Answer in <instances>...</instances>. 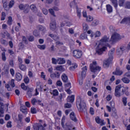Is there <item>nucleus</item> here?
Here are the masks:
<instances>
[{"instance_id":"nucleus-1","label":"nucleus","mask_w":130,"mask_h":130,"mask_svg":"<svg viewBox=\"0 0 130 130\" xmlns=\"http://www.w3.org/2000/svg\"><path fill=\"white\" fill-rule=\"evenodd\" d=\"M109 37L107 36H105L102 38L100 43L95 49V51L96 54L99 55H101L103 53L104 51H105L106 49H107V48L105 46H109Z\"/></svg>"},{"instance_id":"nucleus-2","label":"nucleus","mask_w":130,"mask_h":130,"mask_svg":"<svg viewBox=\"0 0 130 130\" xmlns=\"http://www.w3.org/2000/svg\"><path fill=\"white\" fill-rule=\"evenodd\" d=\"M76 105L79 111L80 112H86L87 111L86 103L84 101H82L81 98H78L76 102Z\"/></svg>"},{"instance_id":"nucleus-3","label":"nucleus","mask_w":130,"mask_h":130,"mask_svg":"<svg viewBox=\"0 0 130 130\" xmlns=\"http://www.w3.org/2000/svg\"><path fill=\"white\" fill-rule=\"evenodd\" d=\"M125 89L121 84L116 86L114 95L116 97H120L124 94Z\"/></svg>"},{"instance_id":"nucleus-4","label":"nucleus","mask_w":130,"mask_h":130,"mask_svg":"<svg viewBox=\"0 0 130 130\" xmlns=\"http://www.w3.org/2000/svg\"><path fill=\"white\" fill-rule=\"evenodd\" d=\"M121 39V37L119 35V34L115 32L112 34L111 39L109 41L110 44H113L115 43V42H117L118 40H120Z\"/></svg>"},{"instance_id":"nucleus-5","label":"nucleus","mask_w":130,"mask_h":130,"mask_svg":"<svg viewBox=\"0 0 130 130\" xmlns=\"http://www.w3.org/2000/svg\"><path fill=\"white\" fill-rule=\"evenodd\" d=\"M90 70L92 73H96V72H100L101 67L97 66V62L94 61L92 63L90 64Z\"/></svg>"},{"instance_id":"nucleus-6","label":"nucleus","mask_w":130,"mask_h":130,"mask_svg":"<svg viewBox=\"0 0 130 130\" xmlns=\"http://www.w3.org/2000/svg\"><path fill=\"white\" fill-rule=\"evenodd\" d=\"M66 120V117L64 116L61 119V124L62 127L64 130H73V127L69 123H66L64 125V122Z\"/></svg>"},{"instance_id":"nucleus-7","label":"nucleus","mask_w":130,"mask_h":130,"mask_svg":"<svg viewBox=\"0 0 130 130\" xmlns=\"http://www.w3.org/2000/svg\"><path fill=\"white\" fill-rule=\"evenodd\" d=\"M130 50V42L128 43L127 46L124 45L122 46L121 47L117 50V52H118L119 54H122L124 51H128Z\"/></svg>"},{"instance_id":"nucleus-8","label":"nucleus","mask_w":130,"mask_h":130,"mask_svg":"<svg viewBox=\"0 0 130 130\" xmlns=\"http://www.w3.org/2000/svg\"><path fill=\"white\" fill-rule=\"evenodd\" d=\"M19 8L20 10H21L22 11H24V12L25 13V14H27V13H29V5L27 4H20L19 6Z\"/></svg>"},{"instance_id":"nucleus-9","label":"nucleus","mask_w":130,"mask_h":130,"mask_svg":"<svg viewBox=\"0 0 130 130\" xmlns=\"http://www.w3.org/2000/svg\"><path fill=\"white\" fill-rule=\"evenodd\" d=\"M82 51L79 50H75L73 51V56L75 57V58H80L81 56H82Z\"/></svg>"},{"instance_id":"nucleus-10","label":"nucleus","mask_w":130,"mask_h":130,"mask_svg":"<svg viewBox=\"0 0 130 130\" xmlns=\"http://www.w3.org/2000/svg\"><path fill=\"white\" fill-rule=\"evenodd\" d=\"M31 103L32 105H36V103H38L39 105L43 107L44 106V105H43V103H41V101L40 100H37V99L34 98L32 99L31 100Z\"/></svg>"},{"instance_id":"nucleus-11","label":"nucleus","mask_w":130,"mask_h":130,"mask_svg":"<svg viewBox=\"0 0 130 130\" xmlns=\"http://www.w3.org/2000/svg\"><path fill=\"white\" fill-rule=\"evenodd\" d=\"M32 127L35 130H45V128L40 123L34 125Z\"/></svg>"},{"instance_id":"nucleus-12","label":"nucleus","mask_w":130,"mask_h":130,"mask_svg":"<svg viewBox=\"0 0 130 130\" xmlns=\"http://www.w3.org/2000/svg\"><path fill=\"white\" fill-rule=\"evenodd\" d=\"M60 77V74L58 72H55V73H51L50 77L53 80L55 79H58Z\"/></svg>"},{"instance_id":"nucleus-13","label":"nucleus","mask_w":130,"mask_h":130,"mask_svg":"<svg viewBox=\"0 0 130 130\" xmlns=\"http://www.w3.org/2000/svg\"><path fill=\"white\" fill-rule=\"evenodd\" d=\"M70 119L72 120L73 121H74V122H78V119L77 118V117H76V114H75V113L74 112H72L70 114Z\"/></svg>"},{"instance_id":"nucleus-14","label":"nucleus","mask_w":130,"mask_h":130,"mask_svg":"<svg viewBox=\"0 0 130 130\" xmlns=\"http://www.w3.org/2000/svg\"><path fill=\"white\" fill-rule=\"evenodd\" d=\"M120 24H130V17L124 18L120 22Z\"/></svg>"},{"instance_id":"nucleus-15","label":"nucleus","mask_w":130,"mask_h":130,"mask_svg":"<svg viewBox=\"0 0 130 130\" xmlns=\"http://www.w3.org/2000/svg\"><path fill=\"white\" fill-rule=\"evenodd\" d=\"M50 28L52 31H54V30L56 29L55 20H51V23H50Z\"/></svg>"},{"instance_id":"nucleus-16","label":"nucleus","mask_w":130,"mask_h":130,"mask_svg":"<svg viewBox=\"0 0 130 130\" xmlns=\"http://www.w3.org/2000/svg\"><path fill=\"white\" fill-rule=\"evenodd\" d=\"M27 90L26 94L29 98H31L32 96V93L33 91H34V89L32 88H29L28 87Z\"/></svg>"},{"instance_id":"nucleus-17","label":"nucleus","mask_w":130,"mask_h":130,"mask_svg":"<svg viewBox=\"0 0 130 130\" xmlns=\"http://www.w3.org/2000/svg\"><path fill=\"white\" fill-rule=\"evenodd\" d=\"M122 71L120 69L117 68L115 72H113V75H116V76H121L122 75Z\"/></svg>"},{"instance_id":"nucleus-18","label":"nucleus","mask_w":130,"mask_h":130,"mask_svg":"<svg viewBox=\"0 0 130 130\" xmlns=\"http://www.w3.org/2000/svg\"><path fill=\"white\" fill-rule=\"evenodd\" d=\"M95 121L97 123H100L101 125H104L105 123H104V120H101L99 117H96L95 118Z\"/></svg>"},{"instance_id":"nucleus-19","label":"nucleus","mask_w":130,"mask_h":130,"mask_svg":"<svg viewBox=\"0 0 130 130\" xmlns=\"http://www.w3.org/2000/svg\"><path fill=\"white\" fill-rule=\"evenodd\" d=\"M82 72L81 73V76L82 78H85L86 76V73L87 72V67L85 66L82 68Z\"/></svg>"},{"instance_id":"nucleus-20","label":"nucleus","mask_w":130,"mask_h":130,"mask_svg":"<svg viewBox=\"0 0 130 130\" xmlns=\"http://www.w3.org/2000/svg\"><path fill=\"white\" fill-rule=\"evenodd\" d=\"M115 51V49H114V48H113L111 50L109 51V52L108 53L109 59H113V53H114Z\"/></svg>"},{"instance_id":"nucleus-21","label":"nucleus","mask_w":130,"mask_h":130,"mask_svg":"<svg viewBox=\"0 0 130 130\" xmlns=\"http://www.w3.org/2000/svg\"><path fill=\"white\" fill-rule=\"evenodd\" d=\"M111 60H112V59H109V58L105 60L104 62V67H105V68H108V67H109V64H110V62L111 61Z\"/></svg>"},{"instance_id":"nucleus-22","label":"nucleus","mask_w":130,"mask_h":130,"mask_svg":"<svg viewBox=\"0 0 130 130\" xmlns=\"http://www.w3.org/2000/svg\"><path fill=\"white\" fill-rule=\"evenodd\" d=\"M106 9H107V11L108 12V13H109V14H110V13H112L113 9L112 8V6H111V5L108 4L106 5Z\"/></svg>"},{"instance_id":"nucleus-23","label":"nucleus","mask_w":130,"mask_h":130,"mask_svg":"<svg viewBox=\"0 0 130 130\" xmlns=\"http://www.w3.org/2000/svg\"><path fill=\"white\" fill-rule=\"evenodd\" d=\"M112 5L116 10H117V7H118V4H117V0H110Z\"/></svg>"},{"instance_id":"nucleus-24","label":"nucleus","mask_w":130,"mask_h":130,"mask_svg":"<svg viewBox=\"0 0 130 130\" xmlns=\"http://www.w3.org/2000/svg\"><path fill=\"white\" fill-rule=\"evenodd\" d=\"M57 63L58 64H63L66 63V60L63 58H59L57 59Z\"/></svg>"},{"instance_id":"nucleus-25","label":"nucleus","mask_w":130,"mask_h":130,"mask_svg":"<svg viewBox=\"0 0 130 130\" xmlns=\"http://www.w3.org/2000/svg\"><path fill=\"white\" fill-rule=\"evenodd\" d=\"M20 111L22 112L24 114H27L28 112V109L25 106H22L20 107Z\"/></svg>"},{"instance_id":"nucleus-26","label":"nucleus","mask_w":130,"mask_h":130,"mask_svg":"<svg viewBox=\"0 0 130 130\" xmlns=\"http://www.w3.org/2000/svg\"><path fill=\"white\" fill-rule=\"evenodd\" d=\"M22 74L20 73H17L16 74V81H18V82H20L22 80Z\"/></svg>"},{"instance_id":"nucleus-27","label":"nucleus","mask_w":130,"mask_h":130,"mask_svg":"<svg viewBox=\"0 0 130 130\" xmlns=\"http://www.w3.org/2000/svg\"><path fill=\"white\" fill-rule=\"evenodd\" d=\"M49 36L51 37V38H52V39H54L55 41H57L58 39H59V38L56 36V35H54L53 34H51L49 35Z\"/></svg>"},{"instance_id":"nucleus-28","label":"nucleus","mask_w":130,"mask_h":130,"mask_svg":"<svg viewBox=\"0 0 130 130\" xmlns=\"http://www.w3.org/2000/svg\"><path fill=\"white\" fill-rule=\"evenodd\" d=\"M61 79L64 83H68V76L66 74H63L62 75Z\"/></svg>"},{"instance_id":"nucleus-29","label":"nucleus","mask_w":130,"mask_h":130,"mask_svg":"<svg viewBox=\"0 0 130 130\" xmlns=\"http://www.w3.org/2000/svg\"><path fill=\"white\" fill-rule=\"evenodd\" d=\"M76 13L77 14V16L80 18H81V8H79L77 6H76Z\"/></svg>"},{"instance_id":"nucleus-30","label":"nucleus","mask_w":130,"mask_h":130,"mask_svg":"<svg viewBox=\"0 0 130 130\" xmlns=\"http://www.w3.org/2000/svg\"><path fill=\"white\" fill-rule=\"evenodd\" d=\"M78 68V65L76 63H74L72 64V66L70 67V71H74Z\"/></svg>"},{"instance_id":"nucleus-31","label":"nucleus","mask_w":130,"mask_h":130,"mask_svg":"<svg viewBox=\"0 0 130 130\" xmlns=\"http://www.w3.org/2000/svg\"><path fill=\"white\" fill-rule=\"evenodd\" d=\"M75 100V96L71 95L70 96H68L67 99V101L68 102H71V103Z\"/></svg>"},{"instance_id":"nucleus-32","label":"nucleus","mask_w":130,"mask_h":130,"mask_svg":"<svg viewBox=\"0 0 130 130\" xmlns=\"http://www.w3.org/2000/svg\"><path fill=\"white\" fill-rule=\"evenodd\" d=\"M121 80L124 83V84H129L130 80L126 77H123L121 79Z\"/></svg>"},{"instance_id":"nucleus-33","label":"nucleus","mask_w":130,"mask_h":130,"mask_svg":"<svg viewBox=\"0 0 130 130\" xmlns=\"http://www.w3.org/2000/svg\"><path fill=\"white\" fill-rule=\"evenodd\" d=\"M37 47L41 50H45V48H46V45H38L37 46Z\"/></svg>"},{"instance_id":"nucleus-34","label":"nucleus","mask_w":130,"mask_h":130,"mask_svg":"<svg viewBox=\"0 0 130 130\" xmlns=\"http://www.w3.org/2000/svg\"><path fill=\"white\" fill-rule=\"evenodd\" d=\"M1 44H3V45H4L5 46H8L7 41L3 38L1 39Z\"/></svg>"},{"instance_id":"nucleus-35","label":"nucleus","mask_w":130,"mask_h":130,"mask_svg":"<svg viewBox=\"0 0 130 130\" xmlns=\"http://www.w3.org/2000/svg\"><path fill=\"white\" fill-rule=\"evenodd\" d=\"M83 30L84 32H87V30L88 29H89V26H88V24L86 23H84L83 24Z\"/></svg>"},{"instance_id":"nucleus-36","label":"nucleus","mask_w":130,"mask_h":130,"mask_svg":"<svg viewBox=\"0 0 130 130\" xmlns=\"http://www.w3.org/2000/svg\"><path fill=\"white\" fill-rule=\"evenodd\" d=\"M38 29L40 31H42V32H45V31H46V28L42 25H39Z\"/></svg>"},{"instance_id":"nucleus-37","label":"nucleus","mask_w":130,"mask_h":130,"mask_svg":"<svg viewBox=\"0 0 130 130\" xmlns=\"http://www.w3.org/2000/svg\"><path fill=\"white\" fill-rule=\"evenodd\" d=\"M56 101H58L59 103L62 102V93H60L58 96V98L56 99Z\"/></svg>"},{"instance_id":"nucleus-38","label":"nucleus","mask_w":130,"mask_h":130,"mask_svg":"<svg viewBox=\"0 0 130 130\" xmlns=\"http://www.w3.org/2000/svg\"><path fill=\"white\" fill-rule=\"evenodd\" d=\"M22 119H23V115L22 114L18 115V120L21 125L23 124V122H22Z\"/></svg>"},{"instance_id":"nucleus-39","label":"nucleus","mask_w":130,"mask_h":130,"mask_svg":"<svg viewBox=\"0 0 130 130\" xmlns=\"http://www.w3.org/2000/svg\"><path fill=\"white\" fill-rule=\"evenodd\" d=\"M51 93L53 96L58 95V91L57 90V89H53L52 92Z\"/></svg>"},{"instance_id":"nucleus-40","label":"nucleus","mask_w":130,"mask_h":130,"mask_svg":"<svg viewBox=\"0 0 130 130\" xmlns=\"http://www.w3.org/2000/svg\"><path fill=\"white\" fill-rule=\"evenodd\" d=\"M12 23H13V19L12 18V17L10 16L8 17V20L7 21V24L9 26H11V25H12Z\"/></svg>"},{"instance_id":"nucleus-41","label":"nucleus","mask_w":130,"mask_h":130,"mask_svg":"<svg viewBox=\"0 0 130 130\" xmlns=\"http://www.w3.org/2000/svg\"><path fill=\"white\" fill-rule=\"evenodd\" d=\"M2 58L4 61L7 60V57L6 56V53L5 52L2 53Z\"/></svg>"},{"instance_id":"nucleus-42","label":"nucleus","mask_w":130,"mask_h":130,"mask_svg":"<svg viewBox=\"0 0 130 130\" xmlns=\"http://www.w3.org/2000/svg\"><path fill=\"white\" fill-rule=\"evenodd\" d=\"M9 104H6L5 105H4L3 103L0 102V107H5L6 106L7 110H8L9 108Z\"/></svg>"},{"instance_id":"nucleus-43","label":"nucleus","mask_w":130,"mask_h":130,"mask_svg":"<svg viewBox=\"0 0 130 130\" xmlns=\"http://www.w3.org/2000/svg\"><path fill=\"white\" fill-rule=\"evenodd\" d=\"M127 99L126 98L124 97L122 99V101L123 103V104L124 106H126V104L127 103Z\"/></svg>"},{"instance_id":"nucleus-44","label":"nucleus","mask_w":130,"mask_h":130,"mask_svg":"<svg viewBox=\"0 0 130 130\" xmlns=\"http://www.w3.org/2000/svg\"><path fill=\"white\" fill-rule=\"evenodd\" d=\"M125 2V0H119V7H123V5H124V3Z\"/></svg>"},{"instance_id":"nucleus-45","label":"nucleus","mask_w":130,"mask_h":130,"mask_svg":"<svg viewBox=\"0 0 130 130\" xmlns=\"http://www.w3.org/2000/svg\"><path fill=\"white\" fill-rule=\"evenodd\" d=\"M86 18V21L87 22H92V21H93V17L89 15L88 16H87Z\"/></svg>"},{"instance_id":"nucleus-46","label":"nucleus","mask_w":130,"mask_h":130,"mask_svg":"<svg viewBox=\"0 0 130 130\" xmlns=\"http://www.w3.org/2000/svg\"><path fill=\"white\" fill-rule=\"evenodd\" d=\"M30 112L32 114H35L37 113V110L35 108H31Z\"/></svg>"},{"instance_id":"nucleus-47","label":"nucleus","mask_w":130,"mask_h":130,"mask_svg":"<svg viewBox=\"0 0 130 130\" xmlns=\"http://www.w3.org/2000/svg\"><path fill=\"white\" fill-rule=\"evenodd\" d=\"M56 71H61L63 70V68L62 67V66H57L55 68Z\"/></svg>"},{"instance_id":"nucleus-48","label":"nucleus","mask_w":130,"mask_h":130,"mask_svg":"<svg viewBox=\"0 0 130 130\" xmlns=\"http://www.w3.org/2000/svg\"><path fill=\"white\" fill-rule=\"evenodd\" d=\"M98 24H99V20H95L92 22L91 25L92 26H97Z\"/></svg>"},{"instance_id":"nucleus-49","label":"nucleus","mask_w":130,"mask_h":130,"mask_svg":"<svg viewBox=\"0 0 130 130\" xmlns=\"http://www.w3.org/2000/svg\"><path fill=\"white\" fill-rule=\"evenodd\" d=\"M19 69L21 70V71H26V69H27V68L24 64H20L19 66Z\"/></svg>"},{"instance_id":"nucleus-50","label":"nucleus","mask_w":130,"mask_h":130,"mask_svg":"<svg viewBox=\"0 0 130 130\" xmlns=\"http://www.w3.org/2000/svg\"><path fill=\"white\" fill-rule=\"evenodd\" d=\"M109 28L110 32H111V33H114V32H115V28L113 26L111 25L110 26Z\"/></svg>"},{"instance_id":"nucleus-51","label":"nucleus","mask_w":130,"mask_h":130,"mask_svg":"<svg viewBox=\"0 0 130 130\" xmlns=\"http://www.w3.org/2000/svg\"><path fill=\"white\" fill-rule=\"evenodd\" d=\"M6 19V13L3 12L2 13V17H1V21H5Z\"/></svg>"},{"instance_id":"nucleus-52","label":"nucleus","mask_w":130,"mask_h":130,"mask_svg":"<svg viewBox=\"0 0 130 130\" xmlns=\"http://www.w3.org/2000/svg\"><path fill=\"white\" fill-rule=\"evenodd\" d=\"M24 82L25 84H29V82H30V79L29 77H25L24 79Z\"/></svg>"},{"instance_id":"nucleus-53","label":"nucleus","mask_w":130,"mask_h":130,"mask_svg":"<svg viewBox=\"0 0 130 130\" xmlns=\"http://www.w3.org/2000/svg\"><path fill=\"white\" fill-rule=\"evenodd\" d=\"M30 9L33 11V12H34V11H36V10H37V8H36V6H35V5H30Z\"/></svg>"},{"instance_id":"nucleus-54","label":"nucleus","mask_w":130,"mask_h":130,"mask_svg":"<svg viewBox=\"0 0 130 130\" xmlns=\"http://www.w3.org/2000/svg\"><path fill=\"white\" fill-rule=\"evenodd\" d=\"M49 12L51 14V15L53 16V17H55V14H54V11L53 10V9L51 8V9H49Z\"/></svg>"},{"instance_id":"nucleus-55","label":"nucleus","mask_w":130,"mask_h":130,"mask_svg":"<svg viewBox=\"0 0 130 130\" xmlns=\"http://www.w3.org/2000/svg\"><path fill=\"white\" fill-rule=\"evenodd\" d=\"M22 41L25 43V44H28V40H27V38H26V37L22 36Z\"/></svg>"},{"instance_id":"nucleus-56","label":"nucleus","mask_w":130,"mask_h":130,"mask_svg":"<svg viewBox=\"0 0 130 130\" xmlns=\"http://www.w3.org/2000/svg\"><path fill=\"white\" fill-rule=\"evenodd\" d=\"M28 40L30 42H32V41H34V37L33 36H30L28 38Z\"/></svg>"},{"instance_id":"nucleus-57","label":"nucleus","mask_w":130,"mask_h":130,"mask_svg":"<svg viewBox=\"0 0 130 130\" xmlns=\"http://www.w3.org/2000/svg\"><path fill=\"white\" fill-rule=\"evenodd\" d=\"M40 34L38 32L37 30H35L34 31V36H36V37H38L39 36Z\"/></svg>"},{"instance_id":"nucleus-58","label":"nucleus","mask_w":130,"mask_h":130,"mask_svg":"<svg viewBox=\"0 0 130 130\" xmlns=\"http://www.w3.org/2000/svg\"><path fill=\"white\" fill-rule=\"evenodd\" d=\"M10 85L12 88H14V87H15V80L14 79L11 80L10 82Z\"/></svg>"},{"instance_id":"nucleus-59","label":"nucleus","mask_w":130,"mask_h":130,"mask_svg":"<svg viewBox=\"0 0 130 130\" xmlns=\"http://www.w3.org/2000/svg\"><path fill=\"white\" fill-rule=\"evenodd\" d=\"M52 62L53 64H56L57 63V59L55 58H52Z\"/></svg>"},{"instance_id":"nucleus-60","label":"nucleus","mask_w":130,"mask_h":130,"mask_svg":"<svg viewBox=\"0 0 130 130\" xmlns=\"http://www.w3.org/2000/svg\"><path fill=\"white\" fill-rule=\"evenodd\" d=\"M21 88L22 89H23V90H27L28 89V87L26 86H25V84L24 83H22L21 85Z\"/></svg>"},{"instance_id":"nucleus-61","label":"nucleus","mask_w":130,"mask_h":130,"mask_svg":"<svg viewBox=\"0 0 130 130\" xmlns=\"http://www.w3.org/2000/svg\"><path fill=\"white\" fill-rule=\"evenodd\" d=\"M101 35V33L99 31H97L94 34V37H99Z\"/></svg>"},{"instance_id":"nucleus-62","label":"nucleus","mask_w":130,"mask_h":130,"mask_svg":"<svg viewBox=\"0 0 130 130\" xmlns=\"http://www.w3.org/2000/svg\"><path fill=\"white\" fill-rule=\"evenodd\" d=\"M42 12L44 15H47L48 14V11L46 9L43 8Z\"/></svg>"},{"instance_id":"nucleus-63","label":"nucleus","mask_w":130,"mask_h":130,"mask_svg":"<svg viewBox=\"0 0 130 130\" xmlns=\"http://www.w3.org/2000/svg\"><path fill=\"white\" fill-rule=\"evenodd\" d=\"M72 107V105L71 104H66L64 105V108H71Z\"/></svg>"},{"instance_id":"nucleus-64","label":"nucleus","mask_w":130,"mask_h":130,"mask_svg":"<svg viewBox=\"0 0 130 130\" xmlns=\"http://www.w3.org/2000/svg\"><path fill=\"white\" fill-rule=\"evenodd\" d=\"M126 8L127 9H130V2H128L126 3Z\"/></svg>"}]
</instances>
